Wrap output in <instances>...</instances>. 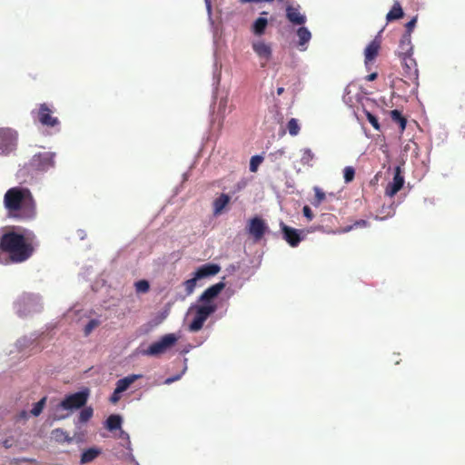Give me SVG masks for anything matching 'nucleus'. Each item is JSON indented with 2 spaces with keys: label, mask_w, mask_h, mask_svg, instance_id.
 <instances>
[{
  "label": "nucleus",
  "mask_w": 465,
  "mask_h": 465,
  "mask_svg": "<svg viewBox=\"0 0 465 465\" xmlns=\"http://www.w3.org/2000/svg\"><path fill=\"white\" fill-rule=\"evenodd\" d=\"M36 236L32 231L15 230L4 232L0 238V263H21L34 253Z\"/></svg>",
  "instance_id": "f257e3e1"
},
{
  "label": "nucleus",
  "mask_w": 465,
  "mask_h": 465,
  "mask_svg": "<svg viewBox=\"0 0 465 465\" xmlns=\"http://www.w3.org/2000/svg\"><path fill=\"white\" fill-rule=\"evenodd\" d=\"M4 206L10 218L28 221L36 216L35 201L26 187L15 186L8 189L4 195Z\"/></svg>",
  "instance_id": "f03ea898"
},
{
  "label": "nucleus",
  "mask_w": 465,
  "mask_h": 465,
  "mask_svg": "<svg viewBox=\"0 0 465 465\" xmlns=\"http://www.w3.org/2000/svg\"><path fill=\"white\" fill-rule=\"evenodd\" d=\"M88 397V390L78 391L65 396L64 399L56 406V414L54 419L57 420L66 419L69 416V413L62 414L59 413V411H73L74 410H78L86 404Z\"/></svg>",
  "instance_id": "7ed1b4c3"
},
{
  "label": "nucleus",
  "mask_w": 465,
  "mask_h": 465,
  "mask_svg": "<svg viewBox=\"0 0 465 465\" xmlns=\"http://www.w3.org/2000/svg\"><path fill=\"white\" fill-rule=\"evenodd\" d=\"M54 109L46 103L40 104L38 108L32 111V115L35 121L47 128H54L60 125V121L53 115Z\"/></svg>",
  "instance_id": "20e7f679"
},
{
  "label": "nucleus",
  "mask_w": 465,
  "mask_h": 465,
  "mask_svg": "<svg viewBox=\"0 0 465 465\" xmlns=\"http://www.w3.org/2000/svg\"><path fill=\"white\" fill-rule=\"evenodd\" d=\"M217 307L214 303H207L199 306H195V314L188 326V329L192 332L200 331L208 317L216 311Z\"/></svg>",
  "instance_id": "39448f33"
},
{
  "label": "nucleus",
  "mask_w": 465,
  "mask_h": 465,
  "mask_svg": "<svg viewBox=\"0 0 465 465\" xmlns=\"http://www.w3.org/2000/svg\"><path fill=\"white\" fill-rule=\"evenodd\" d=\"M17 132L8 127L0 128V154L7 155L16 149Z\"/></svg>",
  "instance_id": "423d86ee"
},
{
  "label": "nucleus",
  "mask_w": 465,
  "mask_h": 465,
  "mask_svg": "<svg viewBox=\"0 0 465 465\" xmlns=\"http://www.w3.org/2000/svg\"><path fill=\"white\" fill-rule=\"evenodd\" d=\"M177 340V336L173 333L165 334L159 341L152 343L145 351V353L151 356L164 353L176 343Z\"/></svg>",
  "instance_id": "0eeeda50"
},
{
  "label": "nucleus",
  "mask_w": 465,
  "mask_h": 465,
  "mask_svg": "<svg viewBox=\"0 0 465 465\" xmlns=\"http://www.w3.org/2000/svg\"><path fill=\"white\" fill-rule=\"evenodd\" d=\"M400 58L401 59L402 75L406 79L405 82L410 81L418 86L419 71L415 59L411 55H405Z\"/></svg>",
  "instance_id": "6e6552de"
},
{
  "label": "nucleus",
  "mask_w": 465,
  "mask_h": 465,
  "mask_svg": "<svg viewBox=\"0 0 465 465\" xmlns=\"http://www.w3.org/2000/svg\"><path fill=\"white\" fill-rule=\"evenodd\" d=\"M267 229L268 227L265 222L260 217L252 218L247 227L248 233L252 235L255 241H260Z\"/></svg>",
  "instance_id": "1a4fd4ad"
},
{
  "label": "nucleus",
  "mask_w": 465,
  "mask_h": 465,
  "mask_svg": "<svg viewBox=\"0 0 465 465\" xmlns=\"http://www.w3.org/2000/svg\"><path fill=\"white\" fill-rule=\"evenodd\" d=\"M280 227L283 235V239L289 243L290 246L297 247L302 241L303 237L302 236V232L300 230L290 227L282 222L280 223Z\"/></svg>",
  "instance_id": "9d476101"
},
{
  "label": "nucleus",
  "mask_w": 465,
  "mask_h": 465,
  "mask_svg": "<svg viewBox=\"0 0 465 465\" xmlns=\"http://www.w3.org/2000/svg\"><path fill=\"white\" fill-rule=\"evenodd\" d=\"M404 184V177L401 174V169L397 166L394 170V176L392 182L389 183L385 188V194L389 197H393Z\"/></svg>",
  "instance_id": "9b49d317"
},
{
  "label": "nucleus",
  "mask_w": 465,
  "mask_h": 465,
  "mask_svg": "<svg viewBox=\"0 0 465 465\" xmlns=\"http://www.w3.org/2000/svg\"><path fill=\"white\" fill-rule=\"evenodd\" d=\"M225 284L223 282L215 283L207 288L200 296L199 301L204 304L212 303L211 300L217 297L220 292L224 289Z\"/></svg>",
  "instance_id": "f8f14e48"
},
{
  "label": "nucleus",
  "mask_w": 465,
  "mask_h": 465,
  "mask_svg": "<svg viewBox=\"0 0 465 465\" xmlns=\"http://www.w3.org/2000/svg\"><path fill=\"white\" fill-rule=\"evenodd\" d=\"M381 49V41L377 38L373 39L364 50V63L368 65L375 60Z\"/></svg>",
  "instance_id": "ddd939ff"
},
{
  "label": "nucleus",
  "mask_w": 465,
  "mask_h": 465,
  "mask_svg": "<svg viewBox=\"0 0 465 465\" xmlns=\"http://www.w3.org/2000/svg\"><path fill=\"white\" fill-rule=\"evenodd\" d=\"M221 271V267L216 263H205L200 266L193 273L199 280L216 275Z\"/></svg>",
  "instance_id": "4468645a"
},
{
  "label": "nucleus",
  "mask_w": 465,
  "mask_h": 465,
  "mask_svg": "<svg viewBox=\"0 0 465 465\" xmlns=\"http://www.w3.org/2000/svg\"><path fill=\"white\" fill-rule=\"evenodd\" d=\"M299 8V5L296 7L288 5L286 7V17L292 24L302 25L305 24L306 17L300 13Z\"/></svg>",
  "instance_id": "2eb2a0df"
},
{
  "label": "nucleus",
  "mask_w": 465,
  "mask_h": 465,
  "mask_svg": "<svg viewBox=\"0 0 465 465\" xmlns=\"http://www.w3.org/2000/svg\"><path fill=\"white\" fill-rule=\"evenodd\" d=\"M33 164L40 170H45L54 165L53 156L50 153L35 154L33 158Z\"/></svg>",
  "instance_id": "dca6fc26"
},
{
  "label": "nucleus",
  "mask_w": 465,
  "mask_h": 465,
  "mask_svg": "<svg viewBox=\"0 0 465 465\" xmlns=\"http://www.w3.org/2000/svg\"><path fill=\"white\" fill-rule=\"evenodd\" d=\"M413 46L411 44V36L409 35H402L399 47H398V55L399 57H402L405 55L412 56Z\"/></svg>",
  "instance_id": "f3484780"
},
{
  "label": "nucleus",
  "mask_w": 465,
  "mask_h": 465,
  "mask_svg": "<svg viewBox=\"0 0 465 465\" xmlns=\"http://www.w3.org/2000/svg\"><path fill=\"white\" fill-rule=\"evenodd\" d=\"M252 49L260 58H264L266 61L272 57V47L270 45L262 41L252 43Z\"/></svg>",
  "instance_id": "a211bd4d"
},
{
  "label": "nucleus",
  "mask_w": 465,
  "mask_h": 465,
  "mask_svg": "<svg viewBox=\"0 0 465 465\" xmlns=\"http://www.w3.org/2000/svg\"><path fill=\"white\" fill-rule=\"evenodd\" d=\"M230 200H231L230 196L226 193H222V194H220L219 197L214 199V201L213 203V215H215V216L220 215L223 212L224 208L230 203Z\"/></svg>",
  "instance_id": "6ab92c4d"
},
{
  "label": "nucleus",
  "mask_w": 465,
  "mask_h": 465,
  "mask_svg": "<svg viewBox=\"0 0 465 465\" xmlns=\"http://www.w3.org/2000/svg\"><path fill=\"white\" fill-rule=\"evenodd\" d=\"M141 374H132L128 375L123 379H120L116 382V392H124L125 391L131 384H133L136 380L142 378Z\"/></svg>",
  "instance_id": "aec40b11"
},
{
  "label": "nucleus",
  "mask_w": 465,
  "mask_h": 465,
  "mask_svg": "<svg viewBox=\"0 0 465 465\" xmlns=\"http://www.w3.org/2000/svg\"><path fill=\"white\" fill-rule=\"evenodd\" d=\"M101 453L100 450L95 448H90L85 450L81 455V463H89L98 457Z\"/></svg>",
  "instance_id": "412c9836"
},
{
  "label": "nucleus",
  "mask_w": 465,
  "mask_h": 465,
  "mask_svg": "<svg viewBox=\"0 0 465 465\" xmlns=\"http://www.w3.org/2000/svg\"><path fill=\"white\" fill-rule=\"evenodd\" d=\"M51 434L52 438L57 442H71L73 440L69 434L60 428L53 430Z\"/></svg>",
  "instance_id": "4be33fe9"
},
{
  "label": "nucleus",
  "mask_w": 465,
  "mask_h": 465,
  "mask_svg": "<svg viewBox=\"0 0 465 465\" xmlns=\"http://www.w3.org/2000/svg\"><path fill=\"white\" fill-rule=\"evenodd\" d=\"M404 13L399 2H395L391 11L387 14L388 21L397 20L403 16Z\"/></svg>",
  "instance_id": "5701e85b"
},
{
  "label": "nucleus",
  "mask_w": 465,
  "mask_h": 465,
  "mask_svg": "<svg viewBox=\"0 0 465 465\" xmlns=\"http://www.w3.org/2000/svg\"><path fill=\"white\" fill-rule=\"evenodd\" d=\"M391 118L395 124H399L401 132L402 133L406 128V118L397 109L391 111Z\"/></svg>",
  "instance_id": "b1692460"
},
{
  "label": "nucleus",
  "mask_w": 465,
  "mask_h": 465,
  "mask_svg": "<svg viewBox=\"0 0 465 465\" xmlns=\"http://www.w3.org/2000/svg\"><path fill=\"white\" fill-rule=\"evenodd\" d=\"M122 418L116 414L110 415L106 420V428L111 431L118 429L120 430Z\"/></svg>",
  "instance_id": "393cba45"
},
{
  "label": "nucleus",
  "mask_w": 465,
  "mask_h": 465,
  "mask_svg": "<svg viewBox=\"0 0 465 465\" xmlns=\"http://www.w3.org/2000/svg\"><path fill=\"white\" fill-rule=\"evenodd\" d=\"M268 25V21L264 17H259L255 20L252 25V31L256 35H262L265 32V28Z\"/></svg>",
  "instance_id": "a878e982"
},
{
  "label": "nucleus",
  "mask_w": 465,
  "mask_h": 465,
  "mask_svg": "<svg viewBox=\"0 0 465 465\" xmlns=\"http://www.w3.org/2000/svg\"><path fill=\"white\" fill-rule=\"evenodd\" d=\"M297 35L299 37V45L303 46L305 45L312 38L311 32L306 27H300L297 30Z\"/></svg>",
  "instance_id": "bb28decb"
},
{
  "label": "nucleus",
  "mask_w": 465,
  "mask_h": 465,
  "mask_svg": "<svg viewBox=\"0 0 465 465\" xmlns=\"http://www.w3.org/2000/svg\"><path fill=\"white\" fill-rule=\"evenodd\" d=\"M314 159V153L310 148H305L302 151L301 163L302 165L312 166V162Z\"/></svg>",
  "instance_id": "cd10ccee"
},
{
  "label": "nucleus",
  "mask_w": 465,
  "mask_h": 465,
  "mask_svg": "<svg viewBox=\"0 0 465 465\" xmlns=\"http://www.w3.org/2000/svg\"><path fill=\"white\" fill-rule=\"evenodd\" d=\"M313 190L315 193V196H314V199L311 203L313 206L317 207V206L321 205V203L325 200L326 195H325V193L318 186H315L313 188Z\"/></svg>",
  "instance_id": "c85d7f7f"
},
{
  "label": "nucleus",
  "mask_w": 465,
  "mask_h": 465,
  "mask_svg": "<svg viewBox=\"0 0 465 465\" xmlns=\"http://www.w3.org/2000/svg\"><path fill=\"white\" fill-rule=\"evenodd\" d=\"M199 279L196 278V275L193 273V278L189 279V280H186L184 282H183V286H184V289H185V292H186V295H191L195 287H196V283H197V281Z\"/></svg>",
  "instance_id": "c756f323"
},
{
  "label": "nucleus",
  "mask_w": 465,
  "mask_h": 465,
  "mask_svg": "<svg viewBox=\"0 0 465 465\" xmlns=\"http://www.w3.org/2000/svg\"><path fill=\"white\" fill-rule=\"evenodd\" d=\"M287 129L292 136L297 135L301 130L298 120L295 118H292L287 124Z\"/></svg>",
  "instance_id": "7c9ffc66"
},
{
  "label": "nucleus",
  "mask_w": 465,
  "mask_h": 465,
  "mask_svg": "<svg viewBox=\"0 0 465 465\" xmlns=\"http://www.w3.org/2000/svg\"><path fill=\"white\" fill-rule=\"evenodd\" d=\"M367 225H368V222L361 219V220L356 221L353 224H351L350 226H347L345 228L338 230L336 232L344 233V232H350L351 230H352L354 228L366 227Z\"/></svg>",
  "instance_id": "2f4dec72"
},
{
  "label": "nucleus",
  "mask_w": 465,
  "mask_h": 465,
  "mask_svg": "<svg viewBox=\"0 0 465 465\" xmlns=\"http://www.w3.org/2000/svg\"><path fill=\"white\" fill-rule=\"evenodd\" d=\"M45 402L46 397H44L39 401H37L31 410V414L35 417L39 416L45 408Z\"/></svg>",
  "instance_id": "473e14b6"
},
{
  "label": "nucleus",
  "mask_w": 465,
  "mask_h": 465,
  "mask_svg": "<svg viewBox=\"0 0 465 465\" xmlns=\"http://www.w3.org/2000/svg\"><path fill=\"white\" fill-rule=\"evenodd\" d=\"M94 411L92 407L83 409L79 413V421L81 423L87 422L93 417Z\"/></svg>",
  "instance_id": "72a5a7b5"
},
{
  "label": "nucleus",
  "mask_w": 465,
  "mask_h": 465,
  "mask_svg": "<svg viewBox=\"0 0 465 465\" xmlns=\"http://www.w3.org/2000/svg\"><path fill=\"white\" fill-rule=\"evenodd\" d=\"M135 291L139 293H146L150 289V284L146 280H140L134 283Z\"/></svg>",
  "instance_id": "f704fd0d"
},
{
  "label": "nucleus",
  "mask_w": 465,
  "mask_h": 465,
  "mask_svg": "<svg viewBox=\"0 0 465 465\" xmlns=\"http://www.w3.org/2000/svg\"><path fill=\"white\" fill-rule=\"evenodd\" d=\"M354 176H355V170L352 166H346L343 169V178H344V182L346 183L352 182L354 179Z\"/></svg>",
  "instance_id": "c9c22d12"
},
{
  "label": "nucleus",
  "mask_w": 465,
  "mask_h": 465,
  "mask_svg": "<svg viewBox=\"0 0 465 465\" xmlns=\"http://www.w3.org/2000/svg\"><path fill=\"white\" fill-rule=\"evenodd\" d=\"M365 115L369 123L373 126V128L377 131H380L381 125L379 124L378 118L368 111L365 112Z\"/></svg>",
  "instance_id": "e433bc0d"
},
{
  "label": "nucleus",
  "mask_w": 465,
  "mask_h": 465,
  "mask_svg": "<svg viewBox=\"0 0 465 465\" xmlns=\"http://www.w3.org/2000/svg\"><path fill=\"white\" fill-rule=\"evenodd\" d=\"M262 157L259 155H254L251 158L250 161V171L254 173L257 171L258 166L262 163Z\"/></svg>",
  "instance_id": "4c0bfd02"
},
{
  "label": "nucleus",
  "mask_w": 465,
  "mask_h": 465,
  "mask_svg": "<svg viewBox=\"0 0 465 465\" xmlns=\"http://www.w3.org/2000/svg\"><path fill=\"white\" fill-rule=\"evenodd\" d=\"M99 325V322L97 320H91L84 327V335L88 336L94 328H96Z\"/></svg>",
  "instance_id": "58836bf2"
},
{
  "label": "nucleus",
  "mask_w": 465,
  "mask_h": 465,
  "mask_svg": "<svg viewBox=\"0 0 465 465\" xmlns=\"http://www.w3.org/2000/svg\"><path fill=\"white\" fill-rule=\"evenodd\" d=\"M416 22H417L416 17H413L411 21H409L405 25L406 32L403 35H409L410 36H411V32H412L413 28L415 27Z\"/></svg>",
  "instance_id": "ea45409f"
},
{
  "label": "nucleus",
  "mask_w": 465,
  "mask_h": 465,
  "mask_svg": "<svg viewBox=\"0 0 465 465\" xmlns=\"http://www.w3.org/2000/svg\"><path fill=\"white\" fill-rule=\"evenodd\" d=\"M303 215L309 220L312 221L313 218V213L311 208L308 205L303 206L302 208Z\"/></svg>",
  "instance_id": "a19ab883"
},
{
  "label": "nucleus",
  "mask_w": 465,
  "mask_h": 465,
  "mask_svg": "<svg viewBox=\"0 0 465 465\" xmlns=\"http://www.w3.org/2000/svg\"><path fill=\"white\" fill-rule=\"evenodd\" d=\"M121 393L122 392H116V389H114L113 394L111 395L110 397V401L113 403V404H115L117 403L120 399H121Z\"/></svg>",
  "instance_id": "79ce46f5"
},
{
  "label": "nucleus",
  "mask_w": 465,
  "mask_h": 465,
  "mask_svg": "<svg viewBox=\"0 0 465 465\" xmlns=\"http://www.w3.org/2000/svg\"><path fill=\"white\" fill-rule=\"evenodd\" d=\"M119 438L125 440L127 444H130V439L127 432L120 429Z\"/></svg>",
  "instance_id": "37998d69"
},
{
  "label": "nucleus",
  "mask_w": 465,
  "mask_h": 465,
  "mask_svg": "<svg viewBox=\"0 0 465 465\" xmlns=\"http://www.w3.org/2000/svg\"><path fill=\"white\" fill-rule=\"evenodd\" d=\"M378 76L377 73H371L366 76L367 81H374Z\"/></svg>",
  "instance_id": "c03bdc74"
},
{
  "label": "nucleus",
  "mask_w": 465,
  "mask_h": 465,
  "mask_svg": "<svg viewBox=\"0 0 465 465\" xmlns=\"http://www.w3.org/2000/svg\"><path fill=\"white\" fill-rule=\"evenodd\" d=\"M272 0H240L242 4L250 2H272Z\"/></svg>",
  "instance_id": "a18cd8bd"
},
{
  "label": "nucleus",
  "mask_w": 465,
  "mask_h": 465,
  "mask_svg": "<svg viewBox=\"0 0 465 465\" xmlns=\"http://www.w3.org/2000/svg\"><path fill=\"white\" fill-rule=\"evenodd\" d=\"M322 218L323 221H331L332 219H335V216H333L332 214H324Z\"/></svg>",
  "instance_id": "49530a36"
},
{
  "label": "nucleus",
  "mask_w": 465,
  "mask_h": 465,
  "mask_svg": "<svg viewBox=\"0 0 465 465\" xmlns=\"http://www.w3.org/2000/svg\"><path fill=\"white\" fill-rule=\"evenodd\" d=\"M179 378H180V376H176V377H173V378H168V379L165 381V383L169 384V383H171V382H173V381H177Z\"/></svg>",
  "instance_id": "de8ad7c7"
},
{
  "label": "nucleus",
  "mask_w": 465,
  "mask_h": 465,
  "mask_svg": "<svg viewBox=\"0 0 465 465\" xmlns=\"http://www.w3.org/2000/svg\"><path fill=\"white\" fill-rule=\"evenodd\" d=\"M284 153H285L284 149H279L278 151H276V152L274 153V154H278V155H280V156L283 155Z\"/></svg>",
  "instance_id": "09e8293b"
},
{
  "label": "nucleus",
  "mask_w": 465,
  "mask_h": 465,
  "mask_svg": "<svg viewBox=\"0 0 465 465\" xmlns=\"http://www.w3.org/2000/svg\"><path fill=\"white\" fill-rule=\"evenodd\" d=\"M284 92V88L283 87H278L277 88V94L278 95H282Z\"/></svg>",
  "instance_id": "8fccbe9b"
},
{
  "label": "nucleus",
  "mask_w": 465,
  "mask_h": 465,
  "mask_svg": "<svg viewBox=\"0 0 465 465\" xmlns=\"http://www.w3.org/2000/svg\"><path fill=\"white\" fill-rule=\"evenodd\" d=\"M31 301V298L30 297H27V298H24L23 301L21 302L26 304L27 302H29Z\"/></svg>",
  "instance_id": "3c124183"
},
{
  "label": "nucleus",
  "mask_w": 465,
  "mask_h": 465,
  "mask_svg": "<svg viewBox=\"0 0 465 465\" xmlns=\"http://www.w3.org/2000/svg\"><path fill=\"white\" fill-rule=\"evenodd\" d=\"M20 416H21V418H25H25L27 417V413H26V411H22V412L20 413Z\"/></svg>",
  "instance_id": "603ef678"
}]
</instances>
